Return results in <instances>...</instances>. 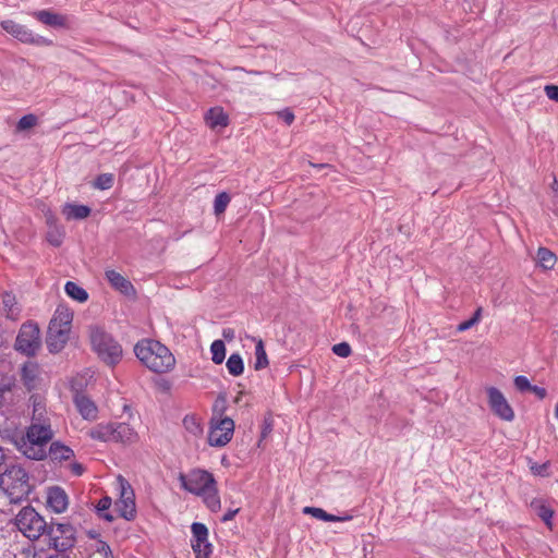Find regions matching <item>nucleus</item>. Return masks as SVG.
<instances>
[{
    "label": "nucleus",
    "instance_id": "nucleus-1",
    "mask_svg": "<svg viewBox=\"0 0 558 558\" xmlns=\"http://www.w3.org/2000/svg\"><path fill=\"white\" fill-rule=\"evenodd\" d=\"M137 359L157 376L154 378L155 387L161 392H170L172 388V378H167L163 374L172 371L174 367V355L162 343L153 339H143L134 347Z\"/></svg>",
    "mask_w": 558,
    "mask_h": 558
},
{
    "label": "nucleus",
    "instance_id": "nucleus-2",
    "mask_svg": "<svg viewBox=\"0 0 558 558\" xmlns=\"http://www.w3.org/2000/svg\"><path fill=\"white\" fill-rule=\"evenodd\" d=\"M137 359L157 376L154 378L155 387L161 392H170L172 388V378H167L163 374L172 371L174 367V355L162 343L153 339H143L134 347Z\"/></svg>",
    "mask_w": 558,
    "mask_h": 558
},
{
    "label": "nucleus",
    "instance_id": "nucleus-3",
    "mask_svg": "<svg viewBox=\"0 0 558 558\" xmlns=\"http://www.w3.org/2000/svg\"><path fill=\"white\" fill-rule=\"evenodd\" d=\"M53 430L47 420L33 417L24 436L15 440L16 449L27 459L40 461L47 458V446Z\"/></svg>",
    "mask_w": 558,
    "mask_h": 558
},
{
    "label": "nucleus",
    "instance_id": "nucleus-4",
    "mask_svg": "<svg viewBox=\"0 0 558 558\" xmlns=\"http://www.w3.org/2000/svg\"><path fill=\"white\" fill-rule=\"evenodd\" d=\"M0 488L11 502H20L28 497L33 486L25 469L19 464H11L0 474Z\"/></svg>",
    "mask_w": 558,
    "mask_h": 558
},
{
    "label": "nucleus",
    "instance_id": "nucleus-5",
    "mask_svg": "<svg viewBox=\"0 0 558 558\" xmlns=\"http://www.w3.org/2000/svg\"><path fill=\"white\" fill-rule=\"evenodd\" d=\"M87 434L92 439L104 442L113 441L132 445L138 440V434L135 429L123 422L100 423L90 428Z\"/></svg>",
    "mask_w": 558,
    "mask_h": 558
},
{
    "label": "nucleus",
    "instance_id": "nucleus-6",
    "mask_svg": "<svg viewBox=\"0 0 558 558\" xmlns=\"http://www.w3.org/2000/svg\"><path fill=\"white\" fill-rule=\"evenodd\" d=\"M89 337L93 350L106 364L114 365L121 360L122 348L111 335L98 327H93Z\"/></svg>",
    "mask_w": 558,
    "mask_h": 558
},
{
    "label": "nucleus",
    "instance_id": "nucleus-7",
    "mask_svg": "<svg viewBox=\"0 0 558 558\" xmlns=\"http://www.w3.org/2000/svg\"><path fill=\"white\" fill-rule=\"evenodd\" d=\"M17 530L29 539H37L46 533L48 524L31 506L24 507L15 517Z\"/></svg>",
    "mask_w": 558,
    "mask_h": 558
},
{
    "label": "nucleus",
    "instance_id": "nucleus-8",
    "mask_svg": "<svg viewBox=\"0 0 558 558\" xmlns=\"http://www.w3.org/2000/svg\"><path fill=\"white\" fill-rule=\"evenodd\" d=\"M234 421L231 417L214 414L209 422L208 444L211 447L227 446L234 434Z\"/></svg>",
    "mask_w": 558,
    "mask_h": 558
},
{
    "label": "nucleus",
    "instance_id": "nucleus-9",
    "mask_svg": "<svg viewBox=\"0 0 558 558\" xmlns=\"http://www.w3.org/2000/svg\"><path fill=\"white\" fill-rule=\"evenodd\" d=\"M15 349L28 356L35 355L40 347V331L36 323H24L15 340Z\"/></svg>",
    "mask_w": 558,
    "mask_h": 558
},
{
    "label": "nucleus",
    "instance_id": "nucleus-10",
    "mask_svg": "<svg viewBox=\"0 0 558 558\" xmlns=\"http://www.w3.org/2000/svg\"><path fill=\"white\" fill-rule=\"evenodd\" d=\"M1 28L23 44L35 46H50L52 41L44 36L34 34L25 25L19 24L13 20H4L0 23Z\"/></svg>",
    "mask_w": 558,
    "mask_h": 558
},
{
    "label": "nucleus",
    "instance_id": "nucleus-11",
    "mask_svg": "<svg viewBox=\"0 0 558 558\" xmlns=\"http://www.w3.org/2000/svg\"><path fill=\"white\" fill-rule=\"evenodd\" d=\"M182 486L197 496L216 484L214 475L205 470H192L186 475H180Z\"/></svg>",
    "mask_w": 558,
    "mask_h": 558
},
{
    "label": "nucleus",
    "instance_id": "nucleus-12",
    "mask_svg": "<svg viewBox=\"0 0 558 558\" xmlns=\"http://www.w3.org/2000/svg\"><path fill=\"white\" fill-rule=\"evenodd\" d=\"M487 402L490 411L502 421L512 422L514 420V411L504 393L496 387H487Z\"/></svg>",
    "mask_w": 558,
    "mask_h": 558
},
{
    "label": "nucleus",
    "instance_id": "nucleus-13",
    "mask_svg": "<svg viewBox=\"0 0 558 558\" xmlns=\"http://www.w3.org/2000/svg\"><path fill=\"white\" fill-rule=\"evenodd\" d=\"M191 545L195 554V558H210L213 545L208 542L207 526L203 523L194 522L191 526Z\"/></svg>",
    "mask_w": 558,
    "mask_h": 558
},
{
    "label": "nucleus",
    "instance_id": "nucleus-14",
    "mask_svg": "<svg viewBox=\"0 0 558 558\" xmlns=\"http://www.w3.org/2000/svg\"><path fill=\"white\" fill-rule=\"evenodd\" d=\"M46 534L49 535L54 548L64 550L73 545L74 529L69 523L48 524Z\"/></svg>",
    "mask_w": 558,
    "mask_h": 558
},
{
    "label": "nucleus",
    "instance_id": "nucleus-15",
    "mask_svg": "<svg viewBox=\"0 0 558 558\" xmlns=\"http://www.w3.org/2000/svg\"><path fill=\"white\" fill-rule=\"evenodd\" d=\"M118 482L120 486V498L117 501V507L121 517L131 521L135 518L136 513L134 492L129 482L125 481L122 476L118 477Z\"/></svg>",
    "mask_w": 558,
    "mask_h": 558
},
{
    "label": "nucleus",
    "instance_id": "nucleus-16",
    "mask_svg": "<svg viewBox=\"0 0 558 558\" xmlns=\"http://www.w3.org/2000/svg\"><path fill=\"white\" fill-rule=\"evenodd\" d=\"M69 497L60 486L49 487L47 490V507L54 513H62L68 509Z\"/></svg>",
    "mask_w": 558,
    "mask_h": 558
},
{
    "label": "nucleus",
    "instance_id": "nucleus-17",
    "mask_svg": "<svg viewBox=\"0 0 558 558\" xmlns=\"http://www.w3.org/2000/svg\"><path fill=\"white\" fill-rule=\"evenodd\" d=\"M73 401L83 418L88 421H95L97 418L98 408L88 396L83 392H76Z\"/></svg>",
    "mask_w": 558,
    "mask_h": 558
},
{
    "label": "nucleus",
    "instance_id": "nucleus-18",
    "mask_svg": "<svg viewBox=\"0 0 558 558\" xmlns=\"http://www.w3.org/2000/svg\"><path fill=\"white\" fill-rule=\"evenodd\" d=\"M105 277L110 286L120 293L126 296H132L135 294V289L132 282L120 272L113 269H107L105 271Z\"/></svg>",
    "mask_w": 558,
    "mask_h": 558
},
{
    "label": "nucleus",
    "instance_id": "nucleus-19",
    "mask_svg": "<svg viewBox=\"0 0 558 558\" xmlns=\"http://www.w3.org/2000/svg\"><path fill=\"white\" fill-rule=\"evenodd\" d=\"M70 329L49 325L47 336V347L50 352L61 351L69 339Z\"/></svg>",
    "mask_w": 558,
    "mask_h": 558
},
{
    "label": "nucleus",
    "instance_id": "nucleus-20",
    "mask_svg": "<svg viewBox=\"0 0 558 558\" xmlns=\"http://www.w3.org/2000/svg\"><path fill=\"white\" fill-rule=\"evenodd\" d=\"M183 428L187 440H197L204 434V424L202 417L196 414H187L184 416Z\"/></svg>",
    "mask_w": 558,
    "mask_h": 558
},
{
    "label": "nucleus",
    "instance_id": "nucleus-21",
    "mask_svg": "<svg viewBox=\"0 0 558 558\" xmlns=\"http://www.w3.org/2000/svg\"><path fill=\"white\" fill-rule=\"evenodd\" d=\"M205 121L208 128H226L229 124V117L222 107L210 108L205 114Z\"/></svg>",
    "mask_w": 558,
    "mask_h": 558
},
{
    "label": "nucleus",
    "instance_id": "nucleus-22",
    "mask_svg": "<svg viewBox=\"0 0 558 558\" xmlns=\"http://www.w3.org/2000/svg\"><path fill=\"white\" fill-rule=\"evenodd\" d=\"M47 457L52 462H63L71 460L74 457V451L59 441H53L50 444L49 450H47Z\"/></svg>",
    "mask_w": 558,
    "mask_h": 558
},
{
    "label": "nucleus",
    "instance_id": "nucleus-23",
    "mask_svg": "<svg viewBox=\"0 0 558 558\" xmlns=\"http://www.w3.org/2000/svg\"><path fill=\"white\" fill-rule=\"evenodd\" d=\"M32 15L40 23L51 27L65 26V17L61 14L54 13L50 10H39L32 13Z\"/></svg>",
    "mask_w": 558,
    "mask_h": 558
},
{
    "label": "nucleus",
    "instance_id": "nucleus-24",
    "mask_svg": "<svg viewBox=\"0 0 558 558\" xmlns=\"http://www.w3.org/2000/svg\"><path fill=\"white\" fill-rule=\"evenodd\" d=\"M531 508L536 512V514L544 521L546 526L549 530H553V517L554 510L546 504L543 499H533L531 501Z\"/></svg>",
    "mask_w": 558,
    "mask_h": 558
},
{
    "label": "nucleus",
    "instance_id": "nucleus-25",
    "mask_svg": "<svg viewBox=\"0 0 558 558\" xmlns=\"http://www.w3.org/2000/svg\"><path fill=\"white\" fill-rule=\"evenodd\" d=\"M73 313L64 305H59L51 318L49 325L71 329Z\"/></svg>",
    "mask_w": 558,
    "mask_h": 558
},
{
    "label": "nucleus",
    "instance_id": "nucleus-26",
    "mask_svg": "<svg viewBox=\"0 0 558 558\" xmlns=\"http://www.w3.org/2000/svg\"><path fill=\"white\" fill-rule=\"evenodd\" d=\"M39 374V366L37 363L28 361L23 364L21 369V376L24 385L28 390L35 388L36 380Z\"/></svg>",
    "mask_w": 558,
    "mask_h": 558
},
{
    "label": "nucleus",
    "instance_id": "nucleus-27",
    "mask_svg": "<svg viewBox=\"0 0 558 558\" xmlns=\"http://www.w3.org/2000/svg\"><path fill=\"white\" fill-rule=\"evenodd\" d=\"M203 501L211 512H218L221 509L220 496L216 484L202 493Z\"/></svg>",
    "mask_w": 558,
    "mask_h": 558
},
{
    "label": "nucleus",
    "instance_id": "nucleus-28",
    "mask_svg": "<svg viewBox=\"0 0 558 558\" xmlns=\"http://www.w3.org/2000/svg\"><path fill=\"white\" fill-rule=\"evenodd\" d=\"M63 214L68 220H81L90 215V208L85 205L66 204L63 208Z\"/></svg>",
    "mask_w": 558,
    "mask_h": 558
},
{
    "label": "nucleus",
    "instance_id": "nucleus-29",
    "mask_svg": "<svg viewBox=\"0 0 558 558\" xmlns=\"http://www.w3.org/2000/svg\"><path fill=\"white\" fill-rule=\"evenodd\" d=\"M303 511L304 513L311 514L312 517L326 522H342L351 519L350 515L338 517L335 514L327 513L324 509L316 507H305Z\"/></svg>",
    "mask_w": 558,
    "mask_h": 558
},
{
    "label": "nucleus",
    "instance_id": "nucleus-30",
    "mask_svg": "<svg viewBox=\"0 0 558 558\" xmlns=\"http://www.w3.org/2000/svg\"><path fill=\"white\" fill-rule=\"evenodd\" d=\"M536 259L538 265L545 269L550 270L557 263V256L547 247H539L536 253Z\"/></svg>",
    "mask_w": 558,
    "mask_h": 558
},
{
    "label": "nucleus",
    "instance_id": "nucleus-31",
    "mask_svg": "<svg viewBox=\"0 0 558 558\" xmlns=\"http://www.w3.org/2000/svg\"><path fill=\"white\" fill-rule=\"evenodd\" d=\"M253 340L256 343V345H255V364H254V368L256 371L264 369L269 364L264 342H263V340L260 338L259 339L253 338Z\"/></svg>",
    "mask_w": 558,
    "mask_h": 558
},
{
    "label": "nucleus",
    "instance_id": "nucleus-32",
    "mask_svg": "<svg viewBox=\"0 0 558 558\" xmlns=\"http://www.w3.org/2000/svg\"><path fill=\"white\" fill-rule=\"evenodd\" d=\"M64 291L71 299L80 303H84L88 300L87 291L73 281L65 283Z\"/></svg>",
    "mask_w": 558,
    "mask_h": 558
},
{
    "label": "nucleus",
    "instance_id": "nucleus-33",
    "mask_svg": "<svg viewBox=\"0 0 558 558\" xmlns=\"http://www.w3.org/2000/svg\"><path fill=\"white\" fill-rule=\"evenodd\" d=\"M227 369L232 376H240L244 372V363L240 354L233 353L226 363Z\"/></svg>",
    "mask_w": 558,
    "mask_h": 558
},
{
    "label": "nucleus",
    "instance_id": "nucleus-34",
    "mask_svg": "<svg viewBox=\"0 0 558 558\" xmlns=\"http://www.w3.org/2000/svg\"><path fill=\"white\" fill-rule=\"evenodd\" d=\"M2 305L8 318H14L19 314L15 295L11 292L2 293Z\"/></svg>",
    "mask_w": 558,
    "mask_h": 558
},
{
    "label": "nucleus",
    "instance_id": "nucleus-35",
    "mask_svg": "<svg viewBox=\"0 0 558 558\" xmlns=\"http://www.w3.org/2000/svg\"><path fill=\"white\" fill-rule=\"evenodd\" d=\"M211 361L219 365L226 357V345L222 340H215L210 344Z\"/></svg>",
    "mask_w": 558,
    "mask_h": 558
},
{
    "label": "nucleus",
    "instance_id": "nucleus-36",
    "mask_svg": "<svg viewBox=\"0 0 558 558\" xmlns=\"http://www.w3.org/2000/svg\"><path fill=\"white\" fill-rule=\"evenodd\" d=\"M231 201L227 192H220L216 195L214 201V213L216 216L222 215Z\"/></svg>",
    "mask_w": 558,
    "mask_h": 558
},
{
    "label": "nucleus",
    "instance_id": "nucleus-37",
    "mask_svg": "<svg viewBox=\"0 0 558 558\" xmlns=\"http://www.w3.org/2000/svg\"><path fill=\"white\" fill-rule=\"evenodd\" d=\"M113 181H114L113 174L102 173L96 178V180L94 182V187H96L98 190H109L112 187Z\"/></svg>",
    "mask_w": 558,
    "mask_h": 558
},
{
    "label": "nucleus",
    "instance_id": "nucleus-38",
    "mask_svg": "<svg viewBox=\"0 0 558 558\" xmlns=\"http://www.w3.org/2000/svg\"><path fill=\"white\" fill-rule=\"evenodd\" d=\"M64 232L58 227L51 228L47 233V241L54 247H59L62 244Z\"/></svg>",
    "mask_w": 558,
    "mask_h": 558
},
{
    "label": "nucleus",
    "instance_id": "nucleus-39",
    "mask_svg": "<svg viewBox=\"0 0 558 558\" xmlns=\"http://www.w3.org/2000/svg\"><path fill=\"white\" fill-rule=\"evenodd\" d=\"M13 387L14 380L12 378H0V405L5 401V396L11 392Z\"/></svg>",
    "mask_w": 558,
    "mask_h": 558
},
{
    "label": "nucleus",
    "instance_id": "nucleus-40",
    "mask_svg": "<svg viewBox=\"0 0 558 558\" xmlns=\"http://www.w3.org/2000/svg\"><path fill=\"white\" fill-rule=\"evenodd\" d=\"M37 123V117L34 116V114H26V116H23L19 122H17V130L19 131H24V130H28V129H32L33 126H35Z\"/></svg>",
    "mask_w": 558,
    "mask_h": 558
},
{
    "label": "nucleus",
    "instance_id": "nucleus-41",
    "mask_svg": "<svg viewBox=\"0 0 558 558\" xmlns=\"http://www.w3.org/2000/svg\"><path fill=\"white\" fill-rule=\"evenodd\" d=\"M110 506H111L110 497L101 498L97 505V511L107 521H112V515L106 512L110 508Z\"/></svg>",
    "mask_w": 558,
    "mask_h": 558
},
{
    "label": "nucleus",
    "instance_id": "nucleus-42",
    "mask_svg": "<svg viewBox=\"0 0 558 558\" xmlns=\"http://www.w3.org/2000/svg\"><path fill=\"white\" fill-rule=\"evenodd\" d=\"M332 352L340 357H348L352 351L349 343L340 342L332 347Z\"/></svg>",
    "mask_w": 558,
    "mask_h": 558
},
{
    "label": "nucleus",
    "instance_id": "nucleus-43",
    "mask_svg": "<svg viewBox=\"0 0 558 558\" xmlns=\"http://www.w3.org/2000/svg\"><path fill=\"white\" fill-rule=\"evenodd\" d=\"M513 383H514V387L519 391H525V390H530V388H532L530 380L527 379V377H525L523 375L515 376Z\"/></svg>",
    "mask_w": 558,
    "mask_h": 558
},
{
    "label": "nucleus",
    "instance_id": "nucleus-44",
    "mask_svg": "<svg viewBox=\"0 0 558 558\" xmlns=\"http://www.w3.org/2000/svg\"><path fill=\"white\" fill-rule=\"evenodd\" d=\"M277 116L287 124L291 125L295 119L294 113L291 109L286 108L277 112Z\"/></svg>",
    "mask_w": 558,
    "mask_h": 558
},
{
    "label": "nucleus",
    "instance_id": "nucleus-45",
    "mask_svg": "<svg viewBox=\"0 0 558 558\" xmlns=\"http://www.w3.org/2000/svg\"><path fill=\"white\" fill-rule=\"evenodd\" d=\"M545 94L550 100L558 101V86L557 85H546Z\"/></svg>",
    "mask_w": 558,
    "mask_h": 558
},
{
    "label": "nucleus",
    "instance_id": "nucleus-46",
    "mask_svg": "<svg viewBox=\"0 0 558 558\" xmlns=\"http://www.w3.org/2000/svg\"><path fill=\"white\" fill-rule=\"evenodd\" d=\"M70 470L75 476H81L85 471L84 466L78 462H72L70 464Z\"/></svg>",
    "mask_w": 558,
    "mask_h": 558
},
{
    "label": "nucleus",
    "instance_id": "nucleus-47",
    "mask_svg": "<svg viewBox=\"0 0 558 558\" xmlns=\"http://www.w3.org/2000/svg\"><path fill=\"white\" fill-rule=\"evenodd\" d=\"M530 391H532L541 400L546 398V396H547V391L543 387L532 385V388H530Z\"/></svg>",
    "mask_w": 558,
    "mask_h": 558
},
{
    "label": "nucleus",
    "instance_id": "nucleus-48",
    "mask_svg": "<svg viewBox=\"0 0 558 558\" xmlns=\"http://www.w3.org/2000/svg\"><path fill=\"white\" fill-rule=\"evenodd\" d=\"M474 325H476V324L472 320V318H470V319H468V320H465V322L460 323V324L458 325V327H457V330H458L459 332H463V331H465V330H468V329L472 328Z\"/></svg>",
    "mask_w": 558,
    "mask_h": 558
},
{
    "label": "nucleus",
    "instance_id": "nucleus-49",
    "mask_svg": "<svg viewBox=\"0 0 558 558\" xmlns=\"http://www.w3.org/2000/svg\"><path fill=\"white\" fill-rule=\"evenodd\" d=\"M222 337L227 340V341H232L234 338H235V331L234 329L232 328H225L222 330Z\"/></svg>",
    "mask_w": 558,
    "mask_h": 558
},
{
    "label": "nucleus",
    "instance_id": "nucleus-50",
    "mask_svg": "<svg viewBox=\"0 0 558 558\" xmlns=\"http://www.w3.org/2000/svg\"><path fill=\"white\" fill-rule=\"evenodd\" d=\"M238 512H239V509L228 510V511L223 514V517H222L221 521H222V522L231 521V520L235 517V514H236Z\"/></svg>",
    "mask_w": 558,
    "mask_h": 558
},
{
    "label": "nucleus",
    "instance_id": "nucleus-51",
    "mask_svg": "<svg viewBox=\"0 0 558 558\" xmlns=\"http://www.w3.org/2000/svg\"><path fill=\"white\" fill-rule=\"evenodd\" d=\"M546 469H547V464L533 465V466L531 468L532 472H533L534 474H537V475H543V474H544V472L546 471Z\"/></svg>",
    "mask_w": 558,
    "mask_h": 558
},
{
    "label": "nucleus",
    "instance_id": "nucleus-52",
    "mask_svg": "<svg viewBox=\"0 0 558 558\" xmlns=\"http://www.w3.org/2000/svg\"><path fill=\"white\" fill-rule=\"evenodd\" d=\"M482 311H483L482 307L476 308V311L474 312L473 316L471 317L472 320L475 324H477L481 320V318H482Z\"/></svg>",
    "mask_w": 558,
    "mask_h": 558
},
{
    "label": "nucleus",
    "instance_id": "nucleus-53",
    "mask_svg": "<svg viewBox=\"0 0 558 558\" xmlns=\"http://www.w3.org/2000/svg\"><path fill=\"white\" fill-rule=\"evenodd\" d=\"M550 187L554 193L558 194V180H557L556 175L553 177V182L550 184Z\"/></svg>",
    "mask_w": 558,
    "mask_h": 558
},
{
    "label": "nucleus",
    "instance_id": "nucleus-54",
    "mask_svg": "<svg viewBox=\"0 0 558 558\" xmlns=\"http://www.w3.org/2000/svg\"><path fill=\"white\" fill-rule=\"evenodd\" d=\"M48 558H70V557L66 555H63V554H56V555L49 556Z\"/></svg>",
    "mask_w": 558,
    "mask_h": 558
},
{
    "label": "nucleus",
    "instance_id": "nucleus-55",
    "mask_svg": "<svg viewBox=\"0 0 558 558\" xmlns=\"http://www.w3.org/2000/svg\"><path fill=\"white\" fill-rule=\"evenodd\" d=\"M225 410V399H221V407L219 409L220 412Z\"/></svg>",
    "mask_w": 558,
    "mask_h": 558
},
{
    "label": "nucleus",
    "instance_id": "nucleus-56",
    "mask_svg": "<svg viewBox=\"0 0 558 558\" xmlns=\"http://www.w3.org/2000/svg\"><path fill=\"white\" fill-rule=\"evenodd\" d=\"M555 416L558 418V403L555 407Z\"/></svg>",
    "mask_w": 558,
    "mask_h": 558
},
{
    "label": "nucleus",
    "instance_id": "nucleus-57",
    "mask_svg": "<svg viewBox=\"0 0 558 558\" xmlns=\"http://www.w3.org/2000/svg\"><path fill=\"white\" fill-rule=\"evenodd\" d=\"M311 166L316 167V168H323V167H325V165H315V163H311Z\"/></svg>",
    "mask_w": 558,
    "mask_h": 558
},
{
    "label": "nucleus",
    "instance_id": "nucleus-58",
    "mask_svg": "<svg viewBox=\"0 0 558 558\" xmlns=\"http://www.w3.org/2000/svg\"><path fill=\"white\" fill-rule=\"evenodd\" d=\"M218 401L216 402V404L214 405V412L216 413L218 411Z\"/></svg>",
    "mask_w": 558,
    "mask_h": 558
}]
</instances>
